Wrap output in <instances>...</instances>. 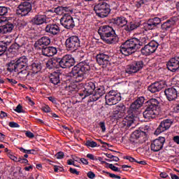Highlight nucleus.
Wrapping results in <instances>:
<instances>
[{"instance_id":"41","label":"nucleus","mask_w":179,"mask_h":179,"mask_svg":"<svg viewBox=\"0 0 179 179\" xmlns=\"http://www.w3.org/2000/svg\"><path fill=\"white\" fill-rule=\"evenodd\" d=\"M32 73L36 75V73H38L41 71V64L38 63H33L31 65Z\"/></svg>"},{"instance_id":"10","label":"nucleus","mask_w":179,"mask_h":179,"mask_svg":"<svg viewBox=\"0 0 179 179\" xmlns=\"http://www.w3.org/2000/svg\"><path fill=\"white\" fill-rule=\"evenodd\" d=\"M60 23L65 29H73L75 26V22L73 17L71 15L66 13L60 19Z\"/></svg>"},{"instance_id":"55","label":"nucleus","mask_w":179,"mask_h":179,"mask_svg":"<svg viewBox=\"0 0 179 179\" xmlns=\"http://www.w3.org/2000/svg\"><path fill=\"white\" fill-rule=\"evenodd\" d=\"M9 127H10V128H19L20 126H19V124L15 122H10Z\"/></svg>"},{"instance_id":"14","label":"nucleus","mask_w":179,"mask_h":179,"mask_svg":"<svg viewBox=\"0 0 179 179\" xmlns=\"http://www.w3.org/2000/svg\"><path fill=\"white\" fill-rule=\"evenodd\" d=\"M164 142H166V138L164 137H159L154 140L150 145L151 150H152V152H159V150H162Z\"/></svg>"},{"instance_id":"47","label":"nucleus","mask_w":179,"mask_h":179,"mask_svg":"<svg viewBox=\"0 0 179 179\" xmlns=\"http://www.w3.org/2000/svg\"><path fill=\"white\" fill-rule=\"evenodd\" d=\"M19 163H21V164H29V160L24 157H19L17 161Z\"/></svg>"},{"instance_id":"58","label":"nucleus","mask_w":179,"mask_h":179,"mask_svg":"<svg viewBox=\"0 0 179 179\" xmlns=\"http://www.w3.org/2000/svg\"><path fill=\"white\" fill-rule=\"evenodd\" d=\"M69 171L71 174H76V176H79V171L76 169L70 168Z\"/></svg>"},{"instance_id":"52","label":"nucleus","mask_w":179,"mask_h":179,"mask_svg":"<svg viewBox=\"0 0 179 179\" xmlns=\"http://www.w3.org/2000/svg\"><path fill=\"white\" fill-rule=\"evenodd\" d=\"M15 111H16V113H23V106H22V105L19 104L17 106L16 108L15 109Z\"/></svg>"},{"instance_id":"64","label":"nucleus","mask_w":179,"mask_h":179,"mask_svg":"<svg viewBox=\"0 0 179 179\" xmlns=\"http://www.w3.org/2000/svg\"><path fill=\"white\" fill-rule=\"evenodd\" d=\"M173 141L178 145H179V136H175L173 137Z\"/></svg>"},{"instance_id":"36","label":"nucleus","mask_w":179,"mask_h":179,"mask_svg":"<svg viewBox=\"0 0 179 179\" xmlns=\"http://www.w3.org/2000/svg\"><path fill=\"white\" fill-rule=\"evenodd\" d=\"M51 39L47 36H43L35 43V45H50Z\"/></svg>"},{"instance_id":"44","label":"nucleus","mask_w":179,"mask_h":179,"mask_svg":"<svg viewBox=\"0 0 179 179\" xmlns=\"http://www.w3.org/2000/svg\"><path fill=\"white\" fill-rule=\"evenodd\" d=\"M151 20L152 22H153V24L155 25V27H157V26H159V24H160V23H162V19H160L159 17H155L152 19H150Z\"/></svg>"},{"instance_id":"53","label":"nucleus","mask_w":179,"mask_h":179,"mask_svg":"<svg viewBox=\"0 0 179 179\" xmlns=\"http://www.w3.org/2000/svg\"><path fill=\"white\" fill-rule=\"evenodd\" d=\"M25 135L27 138H29L30 139H33V138H34V134L31 131H27L25 132Z\"/></svg>"},{"instance_id":"48","label":"nucleus","mask_w":179,"mask_h":179,"mask_svg":"<svg viewBox=\"0 0 179 179\" xmlns=\"http://www.w3.org/2000/svg\"><path fill=\"white\" fill-rule=\"evenodd\" d=\"M55 12L57 15H62V13H64V7L59 6V7L55 8Z\"/></svg>"},{"instance_id":"50","label":"nucleus","mask_w":179,"mask_h":179,"mask_svg":"<svg viewBox=\"0 0 179 179\" xmlns=\"http://www.w3.org/2000/svg\"><path fill=\"white\" fill-rule=\"evenodd\" d=\"M134 86H135V89L136 90L141 89V87H142V82L139 80L135 81Z\"/></svg>"},{"instance_id":"46","label":"nucleus","mask_w":179,"mask_h":179,"mask_svg":"<svg viewBox=\"0 0 179 179\" xmlns=\"http://www.w3.org/2000/svg\"><path fill=\"white\" fill-rule=\"evenodd\" d=\"M85 145H86V146H88L89 148H96L97 143H96L94 141H87Z\"/></svg>"},{"instance_id":"23","label":"nucleus","mask_w":179,"mask_h":179,"mask_svg":"<svg viewBox=\"0 0 179 179\" xmlns=\"http://www.w3.org/2000/svg\"><path fill=\"white\" fill-rule=\"evenodd\" d=\"M57 48L53 46L45 47L43 46L42 48V55H45V57H52L57 54Z\"/></svg>"},{"instance_id":"11","label":"nucleus","mask_w":179,"mask_h":179,"mask_svg":"<svg viewBox=\"0 0 179 179\" xmlns=\"http://www.w3.org/2000/svg\"><path fill=\"white\" fill-rule=\"evenodd\" d=\"M32 6L29 2H23L17 7V13L21 16H27L31 12Z\"/></svg>"},{"instance_id":"2","label":"nucleus","mask_w":179,"mask_h":179,"mask_svg":"<svg viewBox=\"0 0 179 179\" xmlns=\"http://www.w3.org/2000/svg\"><path fill=\"white\" fill-rule=\"evenodd\" d=\"M57 65L63 69L71 68V66L75 65V58L71 55H66L62 58L54 57L47 62L46 68L48 69H54V68H57Z\"/></svg>"},{"instance_id":"49","label":"nucleus","mask_w":179,"mask_h":179,"mask_svg":"<svg viewBox=\"0 0 179 179\" xmlns=\"http://www.w3.org/2000/svg\"><path fill=\"white\" fill-rule=\"evenodd\" d=\"M65 156V154H64L63 152H58L56 155H55V157L56 159H64Z\"/></svg>"},{"instance_id":"20","label":"nucleus","mask_w":179,"mask_h":179,"mask_svg":"<svg viewBox=\"0 0 179 179\" xmlns=\"http://www.w3.org/2000/svg\"><path fill=\"white\" fill-rule=\"evenodd\" d=\"M178 22V18L177 17H173L168 20L166 22H164L161 25V29L164 31H167L169 29H171L173 26H175V24Z\"/></svg>"},{"instance_id":"16","label":"nucleus","mask_w":179,"mask_h":179,"mask_svg":"<svg viewBox=\"0 0 179 179\" xmlns=\"http://www.w3.org/2000/svg\"><path fill=\"white\" fill-rule=\"evenodd\" d=\"M165 85L164 81H157L149 85L148 90L151 93H157V92H160V90L164 89Z\"/></svg>"},{"instance_id":"27","label":"nucleus","mask_w":179,"mask_h":179,"mask_svg":"<svg viewBox=\"0 0 179 179\" xmlns=\"http://www.w3.org/2000/svg\"><path fill=\"white\" fill-rule=\"evenodd\" d=\"M127 107L123 103H120L116 106L115 110L113 112V115L115 117H117L121 118V117H124V114H125V110Z\"/></svg>"},{"instance_id":"18","label":"nucleus","mask_w":179,"mask_h":179,"mask_svg":"<svg viewBox=\"0 0 179 179\" xmlns=\"http://www.w3.org/2000/svg\"><path fill=\"white\" fill-rule=\"evenodd\" d=\"M165 96L169 101H174L178 97V92L174 87H169L164 91Z\"/></svg>"},{"instance_id":"62","label":"nucleus","mask_w":179,"mask_h":179,"mask_svg":"<svg viewBox=\"0 0 179 179\" xmlns=\"http://www.w3.org/2000/svg\"><path fill=\"white\" fill-rule=\"evenodd\" d=\"M48 101L53 103V104H57V99H55V97L48 96Z\"/></svg>"},{"instance_id":"31","label":"nucleus","mask_w":179,"mask_h":179,"mask_svg":"<svg viewBox=\"0 0 179 179\" xmlns=\"http://www.w3.org/2000/svg\"><path fill=\"white\" fill-rule=\"evenodd\" d=\"M61 74L59 73L54 72L50 75V82L53 85H59L61 83Z\"/></svg>"},{"instance_id":"38","label":"nucleus","mask_w":179,"mask_h":179,"mask_svg":"<svg viewBox=\"0 0 179 179\" xmlns=\"http://www.w3.org/2000/svg\"><path fill=\"white\" fill-rule=\"evenodd\" d=\"M122 45H141V41L136 38H131L123 43Z\"/></svg>"},{"instance_id":"4","label":"nucleus","mask_w":179,"mask_h":179,"mask_svg":"<svg viewBox=\"0 0 179 179\" xmlns=\"http://www.w3.org/2000/svg\"><path fill=\"white\" fill-rule=\"evenodd\" d=\"M160 102L155 98H152L144 103L145 111L143 115L145 120H152L157 115V108H159Z\"/></svg>"},{"instance_id":"30","label":"nucleus","mask_w":179,"mask_h":179,"mask_svg":"<svg viewBox=\"0 0 179 179\" xmlns=\"http://www.w3.org/2000/svg\"><path fill=\"white\" fill-rule=\"evenodd\" d=\"M17 72V78L20 79V80H26V79H27V76L30 75V71H29V69H23Z\"/></svg>"},{"instance_id":"59","label":"nucleus","mask_w":179,"mask_h":179,"mask_svg":"<svg viewBox=\"0 0 179 179\" xmlns=\"http://www.w3.org/2000/svg\"><path fill=\"white\" fill-rule=\"evenodd\" d=\"M8 157H10V159H11V160H13V162H17L18 159L17 157H15V155L10 154V152H8Z\"/></svg>"},{"instance_id":"29","label":"nucleus","mask_w":179,"mask_h":179,"mask_svg":"<svg viewBox=\"0 0 179 179\" xmlns=\"http://www.w3.org/2000/svg\"><path fill=\"white\" fill-rule=\"evenodd\" d=\"M136 48V45H134L131 47H120V52L125 55V57H128V55H131V54H134L135 52V49Z\"/></svg>"},{"instance_id":"1","label":"nucleus","mask_w":179,"mask_h":179,"mask_svg":"<svg viewBox=\"0 0 179 179\" xmlns=\"http://www.w3.org/2000/svg\"><path fill=\"white\" fill-rule=\"evenodd\" d=\"M145 97L139 96L131 104L130 108L128 110V115L126 116L124 122L126 127H131L135 121V117L140 114L141 108L145 103Z\"/></svg>"},{"instance_id":"40","label":"nucleus","mask_w":179,"mask_h":179,"mask_svg":"<svg viewBox=\"0 0 179 179\" xmlns=\"http://www.w3.org/2000/svg\"><path fill=\"white\" fill-rule=\"evenodd\" d=\"M13 27H15L12 23H7L4 25L2 26V29H1V33H10L12 31V30H13Z\"/></svg>"},{"instance_id":"9","label":"nucleus","mask_w":179,"mask_h":179,"mask_svg":"<svg viewBox=\"0 0 179 179\" xmlns=\"http://www.w3.org/2000/svg\"><path fill=\"white\" fill-rule=\"evenodd\" d=\"M105 100L108 106H114L118 101H121V94L115 90H111L105 96Z\"/></svg>"},{"instance_id":"7","label":"nucleus","mask_w":179,"mask_h":179,"mask_svg":"<svg viewBox=\"0 0 179 179\" xmlns=\"http://www.w3.org/2000/svg\"><path fill=\"white\" fill-rule=\"evenodd\" d=\"M96 85L97 83L92 81L87 82L84 85V89L78 93L79 96L82 99H86V97L91 96V94H94Z\"/></svg>"},{"instance_id":"28","label":"nucleus","mask_w":179,"mask_h":179,"mask_svg":"<svg viewBox=\"0 0 179 179\" xmlns=\"http://www.w3.org/2000/svg\"><path fill=\"white\" fill-rule=\"evenodd\" d=\"M157 47L159 45H145L141 49V52L143 55H150V54H153L157 50Z\"/></svg>"},{"instance_id":"37","label":"nucleus","mask_w":179,"mask_h":179,"mask_svg":"<svg viewBox=\"0 0 179 179\" xmlns=\"http://www.w3.org/2000/svg\"><path fill=\"white\" fill-rule=\"evenodd\" d=\"M8 72H19L16 66L15 60H12L6 64Z\"/></svg>"},{"instance_id":"33","label":"nucleus","mask_w":179,"mask_h":179,"mask_svg":"<svg viewBox=\"0 0 179 179\" xmlns=\"http://www.w3.org/2000/svg\"><path fill=\"white\" fill-rule=\"evenodd\" d=\"M66 45H79L80 44V41L79 38L76 36L69 37L66 40Z\"/></svg>"},{"instance_id":"63","label":"nucleus","mask_w":179,"mask_h":179,"mask_svg":"<svg viewBox=\"0 0 179 179\" xmlns=\"http://www.w3.org/2000/svg\"><path fill=\"white\" fill-rule=\"evenodd\" d=\"M66 47L67 51H71V52H74V51H76V49H75V48L73 47V46L68 45V46H66Z\"/></svg>"},{"instance_id":"12","label":"nucleus","mask_w":179,"mask_h":179,"mask_svg":"<svg viewBox=\"0 0 179 179\" xmlns=\"http://www.w3.org/2000/svg\"><path fill=\"white\" fill-rule=\"evenodd\" d=\"M13 45H10L8 48L6 45H0V57L3 55L6 52V55L8 57H15V55L17 54V49Z\"/></svg>"},{"instance_id":"32","label":"nucleus","mask_w":179,"mask_h":179,"mask_svg":"<svg viewBox=\"0 0 179 179\" xmlns=\"http://www.w3.org/2000/svg\"><path fill=\"white\" fill-rule=\"evenodd\" d=\"M8 10V8L5 6H0V24H3L5 22H7L6 17L4 16H6Z\"/></svg>"},{"instance_id":"26","label":"nucleus","mask_w":179,"mask_h":179,"mask_svg":"<svg viewBox=\"0 0 179 179\" xmlns=\"http://www.w3.org/2000/svg\"><path fill=\"white\" fill-rule=\"evenodd\" d=\"M101 38L106 44H115V43L118 41V37L115 36V32L112 33V34L106 35Z\"/></svg>"},{"instance_id":"22","label":"nucleus","mask_w":179,"mask_h":179,"mask_svg":"<svg viewBox=\"0 0 179 179\" xmlns=\"http://www.w3.org/2000/svg\"><path fill=\"white\" fill-rule=\"evenodd\" d=\"M104 94H106V88H104V86L100 85L96 87L94 94L92 95V101H97V100L102 96H104Z\"/></svg>"},{"instance_id":"57","label":"nucleus","mask_w":179,"mask_h":179,"mask_svg":"<svg viewBox=\"0 0 179 179\" xmlns=\"http://www.w3.org/2000/svg\"><path fill=\"white\" fill-rule=\"evenodd\" d=\"M87 176L88 177V178L93 179L94 178V177H96V174H94V173H93L92 171H89L87 173Z\"/></svg>"},{"instance_id":"25","label":"nucleus","mask_w":179,"mask_h":179,"mask_svg":"<svg viewBox=\"0 0 179 179\" xmlns=\"http://www.w3.org/2000/svg\"><path fill=\"white\" fill-rule=\"evenodd\" d=\"M31 22L33 24L40 26V24H44L47 22V16L44 15L38 14L32 18Z\"/></svg>"},{"instance_id":"6","label":"nucleus","mask_w":179,"mask_h":179,"mask_svg":"<svg viewBox=\"0 0 179 179\" xmlns=\"http://www.w3.org/2000/svg\"><path fill=\"white\" fill-rule=\"evenodd\" d=\"M94 10L99 17H107L108 15H110V12H111V9H110V5L108 3L101 1L97 4H96L94 7Z\"/></svg>"},{"instance_id":"5","label":"nucleus","mask_w":179,"mask_h":179,"mask_svg":"<svg viewBox=\"0 0 179 179\" xmlns=\"http://www.w3.org/2000/svg\"><path fill=\"white\" fill-rule=\"evenodd\" d=\"M148 126H144L139 129L134 131L130 136L131 143H138V142H145L148 136Z\"/></svg>"},{"instance_id":"17","label":"nucleus","mask_w":179,"mask_h":179,"mask_svg":"<svg viewBox=\"0 0 179 179\" xmlns=\"http://www.w3.org/2000/svg\"><path fill=\"white\" fill-rule=\"evenodd\" d=\"M27 57L26 56H22L15 59L16 67L17 71H22V69H29V66L27 64L28 62Z\"/></svg>"},{"instance_id":"43","label":"nucleus","mask_w":179,"mask_h":179,"mask_svg":"<svg viewBox=\"0 0 179 179\" xmlns=\"http://www.w3.org/2000/svg\"><path fill=\"white\" fill-rule=\"evenodd\" d=\"M85 54L83 52V51L80 50L77 52L76 54V58L78 61H83V58H85Z\"/></svg>"},{"instance_id":"19","label":"nucleus","mask_w":179,"mask_h":179,"mask_svg":"<svg viewBox=\"0 0 179 179\" xmlns=\"http://www.w3.org/2000/svg\"><path fill=\"white\" fill-rule=\"evenodd\" d=\"M166 68L171 72H176L179 69V59L178 57L171 58L166 64Z\"/></svg>"},{"instance_id":"21","label":"nucleus","mask_w":179,"mask_h":179,"mask_svg":"<svg viewBox=\"0 0 179 179\" xmlns=\"http://www.w3.org/2000/svg\"><path fill=\"white\" fill-rule=\"evenodd\" d=\"M115 32V31H114V29L108 25L101 27L99 29V34L101 36V38L109 36L110 34L111 35Z\"/></svg>"},{"instance_id":"45","label":"nucleus","mask_w":179,"mask_h":179,"mask_svg":"<svg viewBox=\"0 0 179 179\" xmlns=\"http://www.w3.org/2000/svg\"><path fill=\"white\" fill-rule=\"evenodd\" d=\"M102 173H103L104 174H108L109 176V177H110V178L121 179V176H117V175H115L114 173H111L107 172L106 171H103Z\"/></svg>"},{"instance_id":"39","label":"nucleus","mask_w":179,"mask_h":179,"mask_svg":"<svg viewBox=\"0 0 179 179\" xmlns=\"http://www.w3.org/2000/svg\"><path fill=\"white\" fill-rule=\"evenodd\" d=\"M139 26H141V24L138 22H130L124 27V30H126V31H132L137 27H139Z\"/></svg>"},{"instance_id":"13","label":"nucleus","mask_w":179,"mask_h":179,"mask_svg":"<svg viewBox=\"0 0 179 179\" xmlns=\"http://www.w3.org/2000/svg\"><path fill=\"white\" fill-rule=\"evenodd\" d=\"M173 125V120L171 119L164 120L160 122L159 127L155 130V135H159L162 132H164Z\"/></svg>"},{"instance_id":"42","label":"nucleus","mask_w":179,"mask_h":179,"mask_svg":"<svg viewBox=\"0 0 179 179\" xmlns=\"http://www.w3.org/2000/svg\"><path fill=\"white\" fill-rule=\"evenodd\" d=\"M145 27L147 30H153L156 29L157 27L155 24H153L152 20L150 19L148 20L147 23L145 24Z\"/></svg>"},{"instance_id":"60","label":"nucleus","mask_w":179,"mask_h":179,"mask_svg":"<svg viewBox=\"0 0 179 179\" xmlns=\"http://www.w3.org/2000/svg\"><path fill=\"white\" fill-rule=\"evenodd\" d=\"M42 110L44 111V113H50V111H51V108H50L48 105H46L42 108Z\"/></svg>"},{"instance_id":"3","label":"nucleus","mask_w":179,"mask_h":179,"mask_svg":"<svg viewBox=\"0 0 179 179\" xmlns=\"http://www.w3.org/2000/svg\"><path fill=\"white\" fill-rule=\"evenodd\" d=\"M89 71H90V66L81 62L73 67L69 73V76L73 79H76L75 82L79 83V82H82L85 79V76L89 73Z\"/></svg>"},{"instance_id":"51","label":"nucleus","mask_w":179,"mask_h":179,"mask_svg":"<svg viewBox=\"0 0 179 179\" xmlns=\"http://www.w3.org/2000/svg\"><path fill=\"white\" fill-rule=\"evenodd\" d=\"M108 168L110 169V170H113V171L120 172V170L118 169V167L114 166L113 164H109Z\"/></svg>"},{"instance_id":"61","label":"nucleus","mask_w":179,"mask_h":179,"mask_svg":"<svg viewBox=\"0 0 179 179\" xmlns=\"http://www.w3.org/2000/svg\"><path fill=\"white\" fill-rule=\"evenodd\" d=\"M143 3H145V1L143 0H140L136 2V8H141Z\"/></svg>"},{"instance_id":"56","label":"nucleus","mask_w":179,"mask_h":179,"mask_svg":"<svg viewBox=\"0 0 179 179\" xmlns=\"http://www.w3.org/2000/svg\"><path fill=\"white\" fill-rule=\"evenodd\" d=\"M99 126L102 132H106V123H104V122H99Z\"/></svg>"},{"instance_id":"24","label":"nucleus","mask_w":179,"mask_h":179,"mask_svg":"<svg viewBox=\"0 0 179 179\" xmlns=\"http://www.w3.org/2000/svg\"><path fill=\"white\" fill-rule=\"evenodd\" d=\"M45 30L46 33H50V34H52L53 36H57L59 31H61V29H59V27L55 24H48Z\"/></svg>"},{"instance_id":"35","label":"nucleus","mask_w":179,"mask_h":179,"mask_svg":"<svg viewBox=\"0 0 179 179\" xmlns=\"http://www.w3.org/2000/svg\"><path fill=\"white\" fill-rule=\"evenodd\" d=\"M113 23L117 24V26H120V27H124V26H127L128 21L127 18L124 17H117L113 19Z\"/></svg>"},{"instance_id":"34","label":"nucleus","mask_w":179,"mask_h":179,"mask_svg":"<svg viewBox=\"0 0 179 179\" xmlns=\"http://www.w3.org/2000/svg\"><path fill=\"white\" fill-rule=\"evenodd\" d=\"M62 89H63V90H66V92H69V93H73V92H75L76 89H78V85L75 83L68 85L64 83L62 85Z\"/></svg>"},{"instance_id":"8","label":"nucleus","mask_w":179,"mask_h":179,"mask_svg":"<svg viewBox=\"0 0 179 179\" xmlns=\"http://www.w3.org/2000/svg\"><path fill=\"white\" fill-rule=\"evenodd\" d=\"M141 69H143V61H135L126 66L125 73L134 75V73H138Z\"/></svg>"},{"instance_id":"15","label":"nucleus","mask_w":179,"mask_h":179,"mask_svg":"<svg viewBox=\"0 0 179 179\" xmlns=\"http://www.w3.org/2000/svg\"><path fill=\"white\" fill-rule=\"evenodd\" d=\"M96 62L103 68H107L108 65L110 64V56L100 53L96 55Z\"/></svg>"},{"instance_id":"54","label":"nucleus","mask_w":179,"mask_h":179,"mask_svg":"<svg viewBox=\"0 0 179 179\" xmlns=\"http://www.w3.org/2000/svg\"><path fill=\"white\" fill-rule=\"evenodd\" d=\"M124 159H126V160H129L131 163H136V159L132 157L126 156L124 157Z\"/></svg>"}]
</instances>
